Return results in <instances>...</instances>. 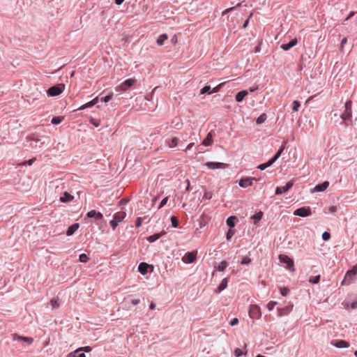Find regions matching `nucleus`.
<instances>
[{"label": "nucleus", "mask_w": 357, "mask_h": 357, "mask_svg": "<svg viewBox=\"0 0 357 357\" xmlns=\"http://www.w3.org/2000/svg\"><path fill=\"white\" fill-rule=\"evenodd\" d=\"M352 102L351 100H347L345 103L344 107L345 109L344 112L341 114V119L343 121L350 120L352 116Z\"/></svg>", "instance_id": "f257e3e1"}, {"label": "nucleus", "mask_w": 357, "mask_h": 357, "mask_svg": "<svg viewBox=\"0 0 357 357\" xmlns=\"http://www.w3.org/2000/svg\"><path fill=\"white\" fill-rule=\"evenodd\" d=\"M135 78L128 79L122 82L119 86L116 87L117 91H126L130 87L136 83Z\"/></svg>", "instance_id": "f03ea898"}, {"label": "nucleus", "mask_w": 357, "mask_h": 357, "mask_svg": "<svg viewBox=\"0 0 357 357\" xmlns=\"http://www.w3.org/2000/svg\"><path fill=\"white\" fill-rule=\"evenodd\" d=\"M248 313L251 319H259L261 316L260 307L257 305H251Z\"/></svg>", "instance_id": "7ed1b4c3"}, {"label": "nucleus", "mask_w": 357, "mask_h": 357, "mask_svg": "<svg viewBox=\"0 0 357 357\" xmlns=\"http://www.w3.org/2000/svg\"><path fill=\"white\" fill-rule=\"evenodd\" d=\"M279 259H280V262L286 264L287 265V268L289 270H290L291 271H294V261L290 257H289L287 255H280Z\"/></svg>", "instance_id": "20e7f679"}, {"label": "nucleus", "mask_w": 357, "mask_h": 357, "mask_svg": "<svg viewBox=\"0 0 357 357\" xmlns=\"http://www.w3.org/2000/svg\"><path fill=\"white\" fill-rule=\"evenodd\" d=\"M64 89V85L60 84L56 86H53L47 90V94L50 96H56L62 93Z\"/></svg>", "instance_id": "39448f33"}, {"label": "nucleus", "mask_w": 357, "mask_h": 357, "mask_svg": "<svg viewBox=\"0 0 357 357\" xmlns=\"http://www.w3.org/2000/svg\"><path fill=\"white\" fill-rule=\"evenodd\" d=\"M311 213H312L311 210L309 207L308 208L301 207V208L296 209L294 212V215H298L300 217H307V216L310 215Z\"/></svg>", "instance_id": "423d86ee"}, {"label": "nucleus", "mask_w": 357, "mask_h": 357, "mask_svg": "<svg viewBox=\"0 0 357 357\" xmlns=\"http://www.w3.org/2000/svg\"><path fill=\"white\" fill-rule=\"evenodd\" d=\"M208 168L211 169H225L228 165L223 162H207L204 164Z\"/></svg>", "instance_id": "0eeeda50"}, {"label": "nucleus", "mask_w": 357, "mask_h": 357, "mask_svg": "<svg viewBox=\"0 0 357 357\" xmlns=\"http://www.w3.org/2000/svg\"><path fill=\"white\" fill-rule=\"evenodd\" d=\"M12 338L14 341L22 340L27 343L29 345L31 344L33 342V339L31 337L21 336L16 333L12 335Z\"/></svg>", "instance_id": "6e6552de"}, {"label": "nucleus", "mask_w": 357, "mask_h": 357, "mask_svg": "<svg viewBox=\"0 0 357 357\" xmlns=\"http://www.w3.org/2000/svg\"><path fill=\"white\" fill-rule=\"evenodd\" d=\"M293 186V182L289 181L287 183V184L284 186L281 187H277L275 189V194L276 195H281L284 192H287Z\"/></svg>", "instance_id": "1a4fd4ad"}, {"label": "nucleus", "mask_w": 357, "mask_h": 357, "mask_svg": "<svg viewBox=\"0 0 357 357\" xmlns=\"http://www.w3.org/2000/svg\"><path fill=\"white\" fill-rule=\"evenodd\" d=\"M197 252H187L182 258V261L184 263L190 264L192 263L196 258Z\"/></svg>", "instance_id": "9d476101"}, {"label": "nucleus", "mask_w": 357, "mask_h": 357, "mask_svg": "<svg viewBox=\"0 0 357 357\" xmlns=\"http://www.w3.org/2000/svg\"><path fill=\"white\" fill-rule=\"evenodd\" d=\"M180 139L177 137H172L166 140V143L171 149L177 146L179 144Z\"/></svg>", "instance_id": "9b49d317"}, {"label": "nucleus", "mask_w": 357, "mask_h": 357, "mask_svg": "<svg viewBox=\"0 0 357 357\" xmlns=\"http://www.w3.org/2000/svg\"><path fill=\"white\" fill-rule=\"evenodd\" d=\"M293 309V305H288L282 308H278V313L279 317H283L289 314Z\"/></svg>", "instance_id": "f8f14e48"}, {"label": "nucleus", "mask_w": 357, "mask_h": 357, "mask_svg": "<svg viewBox=\"0 0 357 357\" xmlns=\"http://www.w3.org/2000/svg\"><path fill=\"white\" fill-rule=\"evenodd\" d=\"M256 180L254 178H243L239 181V185L242 188H247L252 185V181Z\"/></svg>", "instance_id": "ddd939ff"}, {"label": "nucleus", "mask_w": 357, "mask_h": 357, "mask_svg": "<svg viewBox=\"0 0 357 357\" xmlns=\"http://www.w3.org/2000/svg\"><path fill=\"white\" fill-rule=\"evenodd\" d=\"M283 150H284V146H282L278 150V151L276 153V154L275 155V156L272 159L268 160L267 162L264 163L266 168L270 167V166H271L278 160V158L280 156V155H281L282 152L283 151Z\"/></svg>", "instance_id": "4468645a"}, {"label": "nucleus", "mask_w": 357, "mask_h": 357, "mask_svg": "<svg viewBox=\"0 0 357 357\" xmlns=\"http://www.w3.org/2000/svg\"><path fill=\"white\" fill-rule=\"evenodd\" d=\"M329 185L328 181H324L321 184L317 185L312 190V192L324 191Z\"/></svg>", "instance_id": "2eb2a0df"}, {"label": "nucleus", "mask_w": 357, "mask_h": 357, "mask_svg": "<svg viewBox=\"0 0 357 357\" xmlns=\"http://www.w3.org/2000/svg\"><path fill=\"white\" fill-rule=\"evenodd\" d=\"M356 278V276H353L352 273H350V271H348L346 273L344 278L342 282V284H349L352 281H354Z\"/></svg>", "instance_id": "dca6fc26"}, {"label": "nucleus", "mask_w": 357, "mask_h": 357, "mask_svg": "<svg viewBox=\"0 0 357 357\" xmlns=\"http://www.w3.org/2000/svg\"><path fill=\"white\" fill-rule=\"evenodd\" d=\"M88 218H94L96 220H101L103 218L102 214L100 212H97L96 210H91L86 214Z\"/></svg>", "instance_id": "f3484780"}, {"label": "nucleus", "mask_w": 357, "mask_h": 357, "mask_svg": "<svg viewBox=\"0 0 357 357\" xmlns=\"http://www.w3.org/2000/svg\"><path fill=\"white\" fill-rule=\"evenodd\" d=\"M298 43V40L296 38H294L293 40H291L289 43H287V44H282L281 45V48L284 50V51H288L289 50H290L291 47H294L295 45H296Z\"/></svg>", "instance_id": "a211bd4d"}, {"label": "nucleus", "mask_w": 357, "mask_h": 357, "mask_svg": "<svg viewBox=\"0 0 357 357\" xmlns=\"http://www.w3.org/2000/svg\"><path fill=\"white\" fill-rule=\"evenodd\" d=\"M126 215V213L123 211L117 212L114 215L113 219L117 222L118 223L123 221V220L125 218Z\"/></svg>", "instance_id": "6ab92c4d"}, {"label": "nucleus", "mask_w": 357, "mask_h": 357, "mask_svg": "<svg viewBox=\"0 0 357 357\" xmlns=\"http://www.w3.org/2000/svg\"><path fill=\"white\" fill-rule=\"evenodd\" d=\"M79 225L78 223H75L70 226L67 231H66V235L67 236H71L73 235L79 228Z\"/></svg>", "instance_id": "aec40b11"}, {"label": "nucleus", "mask_w": 357, "mask_h": 357, "mask_svg": "<svg viewBox=\"0 0 357 357\" xmlns=\"http://www.w3.org/2000/svg\"><path fill=\"white\" fill-rule=\"evenodd\" d=\"M248 92L246 91V90H243V91H239L236 95V100L238 102H241L243 98L248 96Z\"/></svg>", "instance_id": "412c9836"}, {"label": "nucleus", "mask_w": 357, "mask_h": 357, "mask_svg": "<svg viewBox=\"0 0 357 357\" xmlns=\"http://www.w3.org/2000/svg\"><path fill=\"white\" fill-rule=\"evenodd\" d=\"M98 101V97H96L94 99H93L92 100L89 101V102L82 105L79 109H84L86 108H88V107H91L93 105H95Z\"/></svg>", "instance_id": "4be33fe9"}, {"label": "nucleus", "mask_w": 357, "mask_h": 357, "mask_svg": "<svg viewBox=\"0 0 357 357\" xmlns=\"http://www.w3.org/2000/svg\"><path fill=\"white\" fill-rule=\"evenodd\" d=\"M73 196L71 195L70 193H68V192H65L63 193V195L62 197H60V201L61 202H70L71 200L73 199Z\"/></svg>", "instance_id": "5701e85b"}, {"label": "nucleus", "mask_w": 357, "mask_h": 357, "mask_svg": "<svg viewBox=\"0 0 357 357\" xmlns=\"http://www.w3.org/2000/svg\"><path fill=\"white\" fill-rule=\"evenodd\" d=\"M333 345L337 348H344V347H349V344L348 342L345 340H338L335 342Z\"/></svg>", "instance_id": "b1692460"}, {"label": "nucleus", "mask_w": 357, "mask_h": 357, "mask_svg": "<svg viewBox=\"0 0 357 357\" xmlns=\"http://www.w3.org/2000/svg\"><path fill=\"white\" fill-rule=\"evenodd\" d=\"M148 267L149 264L144 262H142L138 266V270L142 275H144L147 272Z\"/></svg>", "instance_id": "393cba45"}, {"label": "nucleus", "mask_w": 357, "mask_h": 357, "mask_svg": "<svg viewBox=\"0 0 357 357\" xmlns=\"http://www.w3.org/2000/svg\"><path fill=\"white\" fill-rule=\"evenodd\" d=\"M213 142V136L211 135V132H209L206 137L203 140V142L202 144L204 145V146H209L212 144Z\"/></svg>", "instance_id": "a878e982"}, {"label": "nucleus", "mask_w": 357, "mask_h": 357, "mask_svg": "<svg viewBox=\"0 0 357 357\" xmlns=\"http://www.w3.org/2000/svg\"><path fill=\"white\" fill-rule=\"evenodd\" d=\"M168 38V36L167 34L163 33L159 36V37L157 39V44L160 46L164 44V42Z\"/></svg>", "instance_id": "bb28decb"}, {"label": "nucleus", "mask_w": 357, "mask_h": 357, "mask_svg": "<svg viewBox=\"0 0 357 357\" xmlns=\"http://www.w3.org/2000/svg\"><path fill=\"white\" fill-rule=\"evenodd\" d=\"M227 282H228V280L227 278H224L220 284L219 285L218 287V292H220L221 291L224 290L225 289L227 288Z\"/></svg>", "instance_id": "cd10ccee"}, {"label": "nucleus", "mask_w": 357, "mask_h": 357, "mask_svg": "<svg viewBox=\"0 0 357 357\" xmlns=\"http://www.w3.org/2000/svg\"><path fill=\"white\" fill-rule=\"evenodd\" d=\"M236 218L235 216H230L227 219V224L230 227H234L235 226V220Z\"/></svg>", "instance_id": "c85d7f7f"}, {"label": "nucleus", "mask_w": 357, "mask_h": 357, "mask_svg": "<svg viewBox=\"0 0 357 357\" xmlns=\"http://www.w3.org/2000/svg\"><path fill=\"white\" fill-rule=\"evenodd\" d=\"M161 236H162V234H155L151 235L149 237H148L147 240L149 243H153V242L155 241L156 240L159 239Z\"/></svg>", "instance_id": "c756f323"}, {"label": "nucleus", "mask_w": 357, "mask_h": 357, "mask_svg": "<svg viewBox=\"0 0 357 357\" xmlns=\"http://www.w3.org/2000/svg\"><path fill=\"white\" fill-rule=\"evenodd\" d=\"M79 351H75L74 352H72L68 355L67 357H86L85 354L84 353H79Z\"/></svg>", "instance_id": "7c9ffc66"}, {"label": "nucleus", "mask_w": 357, "mask_h": 357, "mask_svg": "<svg viewBox=\"0 0 357 357\" xmlns=\"http://www.w3.org/2000/svg\"><path fill=\"white\" fill-rule=\"evenodd\" d=\"M63 119H64L63 116H55V117L52 118L51 122H52V123L56 125V124H59L60 123H61Z\"/></svg>", "instance_id": "2f4dec72"}, {"label": "nucleus", "mask_w": 357, "mask_h": 357, "mask_svg": "<svg viewBox=\"0 0 357 357\" xmlns=\"http://www.w3.org/2000/svg\"><path fill=\"white\" fill-rule=\"evenodd\" d=\"M262 215H263V213L261 211H260L259 213H257L254 215H252V219H253L255 220V222L256 223L261 219Z\"/></svg>", "instance_id": "473e14b6"}, {"label": "nucleus", "mask_w": 357, "mask_h": 357, "mask_svg": "<svg viewBox=\"0 0 357 357\" xmlns=\"http://www.w3.org/2000/svg\"><path fill=\"white\" fill-rule=\"evenodd\" d=\"M241 6V3H238L236 6L227 8L224 11H222V15H225L227 14L228 13L233 11L236 8L240 7Z\"/></svg>", "instance_id": "72a5a7b5"}, {"label": "nucleus", "mask_w": 357, "mask_h": 357, "mask_svg": "<svg viewBox=\"0 0 357 357\" xmlns=\"http://www.w3.org/2000/svg\"><path fill=\"white\" fill-rule=\"evenodd\" d=\"M266 120V114H262L257 119L256 123L257 124H261V123H263Z\"/></svg>", "instance_id": "f704fd0d"}, {"label": "nucleus", "mask_w": 357, "mask_h": 357, "mask_svg": "<svg viewBox=\"0 0 357 357\" xmlns=\"http://www.w3.org/2000/svg\"><path fill=\"white\" fill-rule=\"evenodd\" d=\"M227 266V262L226 261H222L220 263L218 266L217 267L219 271H223Z\"/></svg>", "instance_id": "c9c22d12"}, {"label": "nucleus", "mask_w": 357, "mask_h": 357, "mask_svg": "<svg viewBox=\"0 0 357 357\" xmlns=\"http://www.w3.org/2000/svg\"><path fill=\"white\" fill-rule=\"evenodd\" d=\"M206 93H212V91H211L210 86H205L201 89V91H200L201 94H204Z\"/></svg>", "instance_id": "e433bc0d"}, {"label": "nucleus", "mask_w": 357, "mask_h": 357, "mask_svg": "<svg viewBox=\"0 0 357 357\" xmlns=\"http://www.w3.org/2000/svg\"><path fill=\"white\" fill-rule=\"evenodd\" d=\"M320 280V275H316L314 277H312L310 278V282L312 283V284H317L319 282Z\"/></svg>", "instance_id": "4c0bfd02"}, {"label": "nucleus", "mask_w": 357, "mask_h": 357, "mask_svg": "<svg viewBox=\"0 0 357 357\" xmlns=\"http://www.w3.org/2000/svg\"><path fill=\"white\" fill-rule=\"evenodd\" d=\"M301 106V104L300 102L298 101V100H294L293 102V107H292V109L294 111V112H297Z\"/></svg>", "instance_id": "58836bf2"}, {"label": "nucleus", "mask_w": 357, "mask_h": 357, "mask_svg": "<svg viewBox=\"0 0 357 357\" xmlns=\"http://www.w3.org/2000/svg\"><path fill=\"white\" fill-rule=\"evenodd\" d=\"M79 261L85 263L89 260V257L86 254H81L79 258Z\"/></svg>", "instance_id": "ea45409f"}, {"label": "nucleus", "mask_w": 357, "mask_h": 357, "mask_svg": "<svg viewBox=\"0 0 357 357\" xmlns=\"http://www.w3.org/2000/svg\"><path fill=\"white\" fill-rule=\"evenodd\" d=\"M171 221H172V225L173 227H177L178 226V219L176 218V217L172 216Z\"/></svg>", "instance_id": "a19ab883"}, {"label": "nucleus", "mask_w": 357, "mask_h": 357, "mask_svg": "<svg viewBox=\"0 0 357 357\" xmlns=\"http://www.w3.org/2000/svg\"><path fill=\"white\" fill-rule=\"evenodd\" d=\"M247 351H245V352H243L241 349L239 348H237L234 350V355L236 356V357H239L241 356H242L243 354H246Z\"/></svg>", "instance_id": "79ce46f5"}, {"label": "nucleus", "mask_w": 357, "mask_h": 357, "mask_svg": "<svg viewBox=\"0 0 357 357\" xmlns=\"http://www.w3.org/2000/svg\"><path fill=\"white\" fill-rule=\"evenodd\" d=\"M277 305V302L276 301H270L269 303H268L267 304V308L268 310H272L275 306Z\"/></svg>", "instance_id": "37998d69"}, {"label": "nucleus", "mask_w": 357, "mask_h": 357, "mask_svg": "<svg viewBox=\"0 0 357 357\" xmlns=\"http://www.w3.org/2000/svg\"><path fill=\"white\" fill-rule=\"evenodd\" d=\"M289 293V289L287 287H283L280 289V294L283 296H287Z\"/></svg>", "instance_id": "c03bdc74"}, {"label": "nucleus", "mask_w": 357, "mask_h": 357, "mask_svg": "<svg viewBox=\"0 0 357 357\" xmlns=\"http://www.w3.org/2000/svg\"><path fill=\"white\" fill-rule=\"evenodd\" d=\"M50 303L53 308H56L59 307V303L57 299L53 298L51 300Z\"/></svg>", "instance_id": "a18cd8bd"}, {"label": "nucleus", "mask_w": 357, "mask_h": 357, "mask_svg": "<svg viewBox=\"0 0 357 357\" xmlns=\"http://www.w3.org/2000/svg\"><path fill=\"white\" fill-rule=\"evenodd\" d=\"M112 96H113V93H112L106 96L105 97L102 98L101 99V100L105 102H109L112 98Z\"/></svg>", "instance_id": "49530a36"}, {"label": "nucleus", "mask_w": 357, "mask_h": 357, "mask_svg": "<svg viewBox=\"0 0 357 357\" xmlns=\"http://www.w3.org/2000/svg\"><path fill=\"white\" fill-rule=\"evenodd\" d=\"M251 262V259L248 257H244L241 263L242 264H249Z\"/></svg>", "instance_id": "de8ad7c7"}, {"label": "nucleus", "mask_w": 357, "mask_h": 357, "mask_svg": "<svg viewBox=\"0 0 357 357\" xmlns=\"http://www.w3.org/2000/svg\"><path fill=\"white\" fill-rule=\"evenodd\" d=\"M331 238V234L329 232L325 231L322 234V238L324 241H328Z\"/></svg>", "instance_id": "09e8293b"}, {"label": "nucleus", "mask_w": 357, "mask_h": 357, "mask_svg": "<svg viewBox=\"0 0 357 357\" xmlns=\"http://www.w3.org/2000/svg\"><path fill=\"white\" fill-rule=\"evenodd\" d=\"M168 201V197H165L160 202L158 209L161 208L163 206H165Z\"/></svg>", "instance_id": "8fccbe9b"}, {"label": "nucleus", "mask_w": 357, "mask_h": 357, "mask_svg": "<svg viewBox=\"0 0 357 357\" xmlns=\"http://www.w3.org/2000/svg\"><path fill=\"white\" fill-rule=\"evenodd\" d=\"M143 222V218L139 217L136 220V227H139Z\"/></svg>", "instance_id": "3c124183"}, {"label": "nucleus", "mask_w": 357, "mask_h": 357, "mask_svg": "<svg viewBox=\"0 0 357 357\" xmlns=\"http://www.w3.org/2000/svg\"><path fill=\"white\" fill-rule=\"evenodd\" d=\"M77 351H84L86 352H89L91 351V348L90 347H79V349H77Z\"/></svg>", "instance_id": "603ef678"}, {"label": "nucleus", "mask_w": 357, "mask_h": 357, "mask_svg": "<svg viewBox=\"0 0 357 357\" xmlns=\"http://www.w3.org/2000/svg\"><path fill=\"white\" fill-rule=\"evenodd\" d=\"M118 225H119V223L117 222H116L114 219H112L110 221V225L112 226L113 230H114L116 228Z\"/></svg>", "instance_id": "864d4df0"}, {"label": "nucleus", "mask_w": 357, "mask_h": 357, "mask_svg": "<svg viewBox=\"0 0 357 357\" xmlns=\"http://www.w3.org/2000/svg\"><path fill=\"white\" fill-rule=\"evenodd\" d=\"M234 234V231L229 229L227 231V235H226L227 239V240L231 239V238L233 236Z\"/></svg>", "instance_id": "5fc2aeb1"}, {"label": "nucleus", "mask_w": 357, "mask_h": 357, "mask_svg": "<svg viewBox=\"0 0 357 357\" xmlns=\"http://www.w3.org/2000/svg\"><path fill=\"white\" fill-rule=\"evenodd\" d=\"M350 271V273L353 274V276H356L357 274V264L354 266L351 270Z\"/></svg>", "instance_id": "6e6d98bb"}, {"label": "nucleus", "mask_w": 357, "mask_h": 357, "mask_svg": "<svg viewBox=\"0 0 357 357\" xmlns=\"http://www.w3.org/2000/svg\"><path fill=\"white\" fill-rule=\"evenodd\" d=\"M238 324V319L237 318H234L231 322H230V325L231 326H236Z\"/></svg>", "instance_id": "4d7b16f0"}, {"label": "nucleus", "mask_w": 357, "mask_h": 357, "mask_svg": "<svg viewBox=\"0 0 357 357\" xmlns=\"http://www.w3.org/2000/svg\"><path fill=\"white\" fill-rule=\"evenodd\" d=\"M328 210L331 213H334L337 211V206H332L329 207Z\"/></svg>", "instance_id": "13d9d810"}, {"label": "nucleus", "mask_w": 357, "mask_h": 357, "mask_svg": "<svg viewBox=\"0 0 357 357\" xmlns=\"http://www.w3.org/2000/svg\"><path fill=\"white\" fill-rule=\"evenodd\" d=\"M222 85V84H220L219 85H218L217 86L214 87L212 90V93H216L219 91V89L220 87Z\"/></svg>", "instance_id": "bf43d9fd"}, {"label": "nucleus", "mask_w": 357, "mask_h": 357, "mask_svg": "<svg viewBox=\"0 0 357 357\" xmlns=\"http://www.w3.org/2000/svg\"><path fill=\"white\" fill-rule=\"evenodd\" d=\"M252 16V13H250V16H249L248 19V20L244 22V24H243V28L247 27V26H248V23H249V20H250V18Z\"/></svg>", "instance_id": "052dcab7"}, {"label": "nucleus", "mask_w": 357, "mask_h": 357, "mask_svg": "<svg viewBox=\"0 0 357 357\" xmlns=\"http://www.w3.org/2000/svg\"><path fill=\"white\" fill-rule=\"evenodd\" d=\"M194 144H195V143H194V142H191V143H190V144L187 146L186 149H183V151H186L187 150H190V149L194 146Z\"/></svg>", "instance_id": "680f3d73"}, {"label": "nucleus", "mask_w": 357, "mask_h": 357, "mask_svg": "<svg viewBox=\"0 0 357 357\" xmlns=\"http://www.w3.org/2000/svg\"><path fill=\"white\" fill-rule=\"evenodd\" d=\"M36 160V158H32V159H30L29 160H28L27 162H24L23 163V165H25V164H28L29 165H31L32 163L33 162V161Z\"/></svg>", "instance_id": "e2e57ef3"}, {"label": "nucleus", "mask_w": 357, "mask_h": 357, "mask_svg": "<svg viewBox=\"0 0 357 357\" xmlns=\"http://www.w3.org/2000/svg\"><path fill=\"white\" fill-rule=\"evenodd\" d=\"M139 302H140V300H139V299H133V300H132V301H131L132 304H133V305H136L139 304Z\"/></svg>", "instance_id": "0e129e2a"}, {"label": "nucleus", "mask_w": 357, "mask_h": 357, "mask_svg": "<svg viewBox=\"0 0 357 357\" xmlns=\"http://www.w3.org/2000/svg\"><path fill=\"white\" fill-rule=\"evenodd\" d=\"M258 169H261V170H264L265 169L266 167V165L265 164H261L259 165L258 167H257Z\"/></svg>", "instance_id": "69168bd1"}, {"label": "nucleus", "mask_w": 357, "mask_h": 357, "mask_svg": "<svg viewBox=\"0 0 357 357\" xmlns=\"http://www.w3.org/2000/svg\"><path fill=\"white\" fill-rule=\"evenodd\" d=\"M91 123L93 126H95L96 127H98V126H99V123H97V122L95 121V119H91Z\"/></svg>", "instance_id": "338daca9"}, {"label": "nucleus", "mask_w": 357, "mask_h": 357, "mask_svg": "<svg viewBox=\"0 0 357 357\" xmlns=\"http://www.w3.org/2000/svg\"><path fill=\"white\" fill-rule=\"evenodd\" d=\"M351 307L352 309H354V308L357 307V301H355V302L352 303Z\"/></svg>", "instance_id": "774afa93"}]
</instances>
